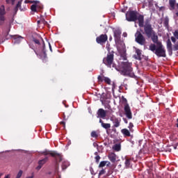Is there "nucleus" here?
I'll list each match as a JSON object with an SVG mask.
<instances>
[{"mask_svg":"<svg viewBox=\"0 0 178 178\" xmlns=\"http://www.w3.org/2000/svg\"><path fill=\"white\" fill-rule=\"evenodd\" d=\"M173 36L171 37V41L174 43L176 44V40H178V30L175 31L173 33Z\"/></svg>","mask_w":178,"mask_h":178,"instance_id":"obj_16","label":"nucleus"},{"mask_svg":"<svg viewBox=\"0 0 178 178\" xmlns=\"http://www.w3.org/2000/svg\"><path fill=\"white\" fill-rule=\"evenodd\" d=\"M62 161V157H59V162Z\"/></svg>","mask_w":178,"mask_h":178,"instance_id":"obj_48","label":"nucleus"},{"mask_svg":"<svg viewBox=\"0 0 178 178\" xmlns=\"http://www.w3.org/2000/svg\"><path fill=\"white\" fill-rule=\"evenodd\" d=\"M99 123H101L102 127L103 129H106V130H108V129H111V124L109 123H104L102 120H99Z\"/></svg>","mask_w":178,"mask_h":178,"instance_id":"obj_15","label":"nucleus"},{"mask_svg":"<svg viewBox=\"0 0 178 178\" xmlns=\"http://www.w3.org/2000/svg\"><path fill=\"white\" fill-rule=\"evenodd\" d=\"M29 47H30V48H31V49H33V51H34V52H35V54H37V51H35V49H34V46H33V45H31V44H29Z\"/></svg>","mask_w":178,"mask_h":178,"instance_id":"obj_38","label":"nucleus"},{"mask_svg":"<svg viewBox=\"0 0 178 178\" xmlns=\"http://www.w3.org/2000/svg\"><path fill=\"white\" fill-rule=\"evenodd\" d=\"M113 148L114 151H117L118 152L122 149L120 144H115Z\"/></svg>","mask_w":178,"mask_h":178,"instance_id":"obj_24","label":"nucleus"},{"mask_svg":"<svg viewBox=\"0 0 178 178\" xmlns=\"http://www.w3.org/2000/svg\"><path fill=\"white\" fill-rule=\"evenodd\" d=\"M95 155H96V156H98V152H95Z\"/></svg>","mask_w":178,"mask_h":178,"instance_id":"obj_50","label":"nucleus"},{"mask_svg":"<svg viewBox=\"0 0 178 178\" xmlns=\"http://www.w3.org/2000/svg\"><path fill=\"white\" fill-rule=\"evenodd\" d=\"M31 10L32 12H37V5L33 4L31 6Z\"/></svg>","mask_w":178,"mask_h":178,"instance_id":"obj_27","label":"nucleus"},{"mask_svg":"<svg viewBox=\"0 0 178 178\" xmlns=\"http://www.w3.org/2000/svg\"><path fill=\"white\" fill-rule=\"evenodd\" d=\"M138 12L137 10H129L126 13V19L127 22H137L138 21L139 27L144 28V34H145V26H152L149 21H146L144 24V15H138Z\"/></svg>","mask_w":178,"mask_h":178,"instance_id":"obj_2","label":"nucleus"},{"mask_svg":"<svg viewBox=\"0 0 178 178\" xmlns=\"http://www.w3.org/2000/svg\"><path fill=\"white\" fill-rule=\"evenodd\" d=\"M123 37H127V33H123Z\"/></svg>","mask_w":178,"mask_h":178,"instance_id":"obj_44","label":"nucleus"},{"mask_svg":"<svg viewBox=\"0 0 178 178\" xmlns=\"http://www.w3.org/2000/svg\"><path fill=\"white\" fill-rule=\"evenodd\" d=\"M122 58L124 60H127V57H126V56H123Z\"/></svg>","mask_w":178,"mask_h":178,"instance_id":"obj_42","label":"nucleus"},{"mask_svg":"<svg viewBox=\"0 0 178 178\" xmlns=\"http://www.w3.org/2000/svg\"><path fill=\"white\" fill-rule=\"evenodd\" d=\"M167 49L169 52V54H172L173 49H172V42L170 41V39H168L167 40Z\"/></svg>","mask_w":178,"mask_h":178,"instance_id":"obj_17","label":"nucleus"},{"mask_svg":"<svg viewBox=\"0 0 178 178\" xmlns=\"http://www.w3.org/2000/svg\"><path fill=\"white\" fill-rule=\"evenodd\" d=\"M108 54L106 57L103 58V63L107 66V67H109L110 69L113 67L115 63H113V60L115 59V51H111L109 47H106Z\"/></svg>","mask_w":178,"mask_h":178,"instance_id":"obj_4","label":"nucleus"},{"mask_svg":"<svg viewBox=\"0 0 178 178\" xmlns=\"http://www.w3.org/2000/svg\"><path fill=\"white\" fill-rule=\"evenodd\" d=\"M110 120L113 123L114 127H119V126H120V118L113 116L111 117Z\"/></svg>","mask_w":178,"mask_h":178,"instance_id":"obj_9","label":"nucleus"},{"mask_svg":"<svg viewBox=\"0 0 178 178\" xmlns=\"http://www.w3.org/2000/svg\"><path fill=\"white\" fill-rule=\"evenodd\" d=\"M121 133L124 136V137H130V131L127 129H122Z\"/></svg>","mask_w":178,"mask_h":178,"instance_id":"obj_19","label":"nucleus"},{"mask_svg":"<svg viewBox=\"0 0 178 178\" xmlns=\"http://www.w3.org/2000/svg\"><path fill=\"white\" fill-rule=\"evenodd\" d=\"M49 47L51 52H52V46H51V43L49 42Z\"/></svg>","mask_w":178,"mask_h":178,"instance_id":"obj_41","label":"nucleus"},{"mask_svg":"<svg viewBox=\"0 0 178 178\" xmlns=\"http://www.w3.org/2000/svg\"><path fill=\"white\" fill-rule=\"evenodd\" d=\"M42 168V166L40 164H38V166L36 167V170H40Z\"/></svg>","mask_w":178,"mask_h":178,"instance_id":"obj_39","label":"nucleus"},{"mask_svg":"<svg viewBox=\"0 0 178 178\" xmlns=\"http://www.w3.org/2000/svg\"><path fill=\"white\" fill-rule=\"evenodd\" d=\"M38 23H40V21H38Z\"/></svg>","mask_w":178,"mask_h":178,"instance_id":"obj_58","label":"nucleus"},{"mask_svg":"<svg viewBox=\"0 0 178 178\" xmlns=\"http://www.w3.org/2000/svg\"><path fill=\"white\" fill-rule=\"evenodd\" d=\"M177 127L178 128V118L177 119Z\"/></svg>","mask_w":178,"mask_h":178,"instance_id":"obj_51","label":"nucleus"},{"mask_svg":"<svg viewBox=\"0 0 178 178\" xmlns=\"http://www.w3.org/2000/svg\"><path fill=\"white\" fill-rule=\"evenodd\" d=\"M1 176H2V175L0 174V178H1Z\"/></svg>","mask_w":178,"mask_h":178,"instance_id":"obj_57","label":"nucleus"},{"mask_svg":"<svg viewBox=\"0 0 178 178\" xmlns=\"http://www.w3.org/2000/svg\"><path fill=\"white\" fill-rule=\"evenodd\" d=\"M19 9H22V8H22V1H18L15 8H14V12H15V15L17 13V10H19Z\"/></svg>","mask_w":178,"mask_h":178,"instance_id":"obj_20","label":"nucleus"},{"mask_svg":"<svg viewBox=\"0 0 178 178\" xmlns=\"http://www.w3.org/2000/svg\"><path fill=\"white\" fill-rule=\"evenodd\" d=\"M63 119L64 120H66V115H65V113H63Z\"/></svg>","mask_w":178,"mask_h":178,"instance_id":"obj_45","label":"nucleus"},{"mask_svg":"<svg viewBox=\"0 0 178 178\" xmlns=\"http://www.w3.org/2000/svg\"><path fill=\"white\" fill-rule=\"evenodd\" d=\"M95 159L96 163H99V159H101V156H96L95 157Z\"/></svg>","mask_w":178,"mask_h":178,"instance_id":"obj_33","label":"nucleus"},{"mask_svg":"<svg viewBox=\"0 0 178 178\" xmlns=\"http://www.w3.org/2000/svg\"><path fill=\"white\" fill-rule=\"evenodd\" d=\"M26 178H34V174L33 173V174H32V176L27 177Z\"/></svg>","mask_w":178,"mask_h":178,"instance_id":"obj_43","label":"nucleus"},{"mask_svg":"<svg viewBox=\"0 0 178 178\" xmlns=\"http://www.w3.org/2000/svg\"><path fill=\"white\" fill-rule=\"evenodd\" d=\"M15 1L16 0H12V5H15Z\"/></svg>","mask_w":178,"mask_h":178,"instance_id":"obj_46","label":"nucleus"},{"mask_svg":"<svg viewBox=\"0 0 178 178\" xmlns=\"http://www.w3.org/2000/svg\"><path fill=\"white\" fill-rule=\"evenodd\" d=\"M23 175V171L22 170H19V172L17 175L16 178H20L22 177V175Z\"/></svg>","mask_w":178,"mask_h":178,"instance_id":"obj_31","label":"nucleus"},{"mask_svg":"<svg viewBox=\"0 0 178 178\" xmlns=\"http://www.w3.org/2000/svg\"><path fill=\"white\" fill-rule=\"evenodd\" d=\"M104 81H105L106 84H108V85L111 84V79L108 77L104 76Z\"/></svg>","mask_w":178,"mask_h":178,"instance_id":"obj_28","label":"nucleus"},{"mask_svg":"<svg viewBox=\"0 0 178 178\" xmlns=\"http://www.w3.org/2000/svg\"><path fill=\"white\" fill-rule=\"evenodd\" d=\"M122 101L124 104H125L124 106V115L127 119H133V113H131L130 106H129V104H127V99H126L124 96H122Z\"/></svg>","mask_w":178,"mask_h":178,"instance_id":"obj_5","label":"nucleus"},{"mask_svg":"<svg viewBox=\"0 0 178 178\" xmlns=\"http://www.w3.org/2000/svg\"><path fill=\"white\" fill-rule=\"evenodd\" d=\"M70 163L68 161H64L62 163L61 168L63 169V170H65V169H67V168H69L70 166Z\"/></svg>","mask_w":178,"mask_h":178,"instance_id":"obj_23","label":"nucleus"},{"mask_svg":"<svg viewBox=\"0 0 178 178\" xmlns=\"http://www.w3.org/2000/svg\"><path fill=\"white\" fill-rule=\"evenodd\" d=\"M136 54L134 56V59H136V60H141V50H140V49H137L136 50Z\"/></svg>","mask_w":178,"mask_h":178,"instance_id":"obj_13","label":"nucleus"},{"mask_svg":"<svg viewBox=\"0 0 178 178\" xmlns=\"http://www.w3.org/2000/svg\"><path fill=\"white\" fill-rule=\"evenodd\" d=\"M106 41H108V35L106 34H102L96 38V42L100 45H104Z\"/></svg>","mask_w":178,"mask_h":178,"instance_id":"obj_7","label":"nucleus"},{"mask_svg":"<svg viewBox=\"0 0 178 178\" xmlns=\"http://www.w3.org/2000/svg\"><path fill=\"white\" fill-rule=\"evenodd\" d=\"M97 118H100L101 119H105L106 118V111L104 110V108H99L97 113Z\"/></svg>","mask_w":178,"mask_h":178,"instance_id":"obj_10","label":"nucleus"},{"mask_svg":"<svg viewBox=\"0 0 178 178\" xmlns=\"http://www.w3.org/2000/svg\"><path fill=\"white\" fill-rule=\"evenodd\" d=\"M123 121L124 122V123H126V124H127V123H129V121H127V118H123Z\"/></svg>","mask_w":178,"mask_h":178,"instance_id":"obj_40","label":"nucleus"},{"mask_svg":"<svg viewBox=\"0 0 178 178\" xmlns=\"http://www.w3.org/2000/svg\"><path fill=\"white\" fill-rule=\"evenodd\" d=\"M48 161V157H45L44 159L40 160L38 161V165H40V166H44V165H45V163H47V162Z\"/></svg>","mask_w":178,"mask_h":178,"instance_id":"obj_21","label":"nucleus"},{"mask_svg":"<svg viewBox=\"0 0 178 178\" xmlns=\"http://www.w3.org/2000/svg\"><path fill=\"white\" fill-rule=\"evenodd\" d=\"M60 124L63 125L64 129H65V127H66V122L65 121H61L60 122Z\"/></svg>","mask_w":178,"mask_h":178,"instance_id":"obj_37","label":"nucleus"},{"mask_svg":"<svg viewBox=\"0 0 178 178\" xmlns=\"http://www.w3.org/2000/svg\"><path fill=\"white\" fill-rule=\"evenodd\" d=\"M133 161L131 158H126L125 159V166L126 168H130L131 162Z\"/></svg>","mask_w":178,"mask_h":178,"instance_id":"obj_22","label":"nucleus"},{"mask_svg":"<svg viewBox=\"0 0 178 178\" xmlns=\"http://www.w3.org/2000/svg\"><path fill=\"white\" fill-rule=\"evenodd\" d=\"M43 49H45V43L43 42Z\"/></svg>","mask_w":178,"mask_h":178,"instance_id":"obj_47","label":"nucleus"},{"mask_svg":"<svg viewBox=\"0 0 178 178\" xmlns=\"http://www.w3.org/2000/svg\"><path fill=\"white\" fill-rule=\"evenodd\" d=\"M56 178H60V175H57V176H56Z\"/></svg>","mask_w":178,"mask_h":178,"instance_id":"obj_52","label":"nucleus"},{"mask_svg":"<svg viewBox=\"0 0 178 178\" xmlns=\"http://www.w3.org/2000/svg\"><path fill=\"white\" fill-rule=\"evenodd\" d=\"M109 40H110V41H111V40H112V37H110Z\"/></svg>","mask_w":178,"mask_h":178,"instance_id":"obj_54","label":"nucleus"},{"mask_svg":"<svg viewBox=\"0 0 178 178\" xmlns=\"http://www.w3.org/2000/svg\"><path fill=\"white\" fill-rule=\"evenodd\" d=\"M176 15L178 17V12L176 13Z\"/></svg>","mask_w":178,"mask_h":178,"instance_id":"obj_55","label":"nucleus"},{"mask_svg":"<svg viewBox=\"0 0 178 178\" xmlns=\"http://www.w3.org/2000/svg\"><path fill=\"white\" fill-rule=\"evenodd\" d=\"M133 63L129 61H123L121 62L120 65L118 67L116 64L113 65V67L119 72L122 76H124L125 77H134L136 75L133 72Z\"/></svg>","mask_w":178,"mask_h":178,"instance_id":"obj_3","label":"nucleus"},{"mask_svg":"<svg viewBox=\"0 0 178 178\" xmlns=\"http://www.w3.org/2000/svg\"><path fill=\"white\" fill-rule=\"evenodd\" d=\"M121 34H122V32L120 30L114 31V39L115 42H118V41H120Z\"/></svg>","mask_w":178,"mask_h":178,"instance_id":"obj_11","label":"nucleus"},{"mask_svg":"<svg viewBox=\"0 0 178 178\" xmlns=\"http://www.w3.org/2000/svg\"><path fill=\"white\" fill-rule=\"evenodd\" d=\"M174 51H178V41L173 46Z\"/></svg>","mask_w":178,"mask_h":178,"instance_id":"obj_35","label":"nucleus"},{"mask_svg":"<svg viewBox=\"0 0 178 178\" xmlns=\"http://www.w3.org/2000/svg\"><path fill=\"white\" fill-rule=\"evenodd\" d=\"M42 155H44L47 156V155H51V156H56V155H59L58 153L49 150H44V152H42Z\"/></svg>","mask_w":178,"mask_h":178,"instance_id":"obj_12","label":"nucleus"},{"mask_svg":"<svg viewBox=\"0 0 178 178\" xmlns=\"http://www.w3.org/2000/svg\"><path fill=\"white\" fill-rule=\"evenodd\" d=\"M170 10H175L176 6V0H169Z\"/></svg>","mask_w":178,"mask_h":178,"instance_id":"obj_18","label":"nucleus"},{"mask_svg":"<svg viewBox=\"0 0 178 178\" xmlns=\"http://www.w3.org/2000/svg\"><path fill=\"white\" fill-rule=\"evenodd\" d=\"M133 127H134V125L133 124L132 122H130L128 127V129H129V131H134Z\"/></svg>","mask_w":178,"mask_h":178,"instance_id":"obj_30","label":"nucleus"},{"mask_svg":"<svg viewBox=\"0 0 178 178\" xmlns=\"http://www.w3.org/2000/svg\"><path fill=\"white\" fill-rule=\"evenodd\" d=\"M33 42H35V44H36L37 45H40V40H38V39H35V38H33Z\"/></svg>","mask_w":178,"mask_h":178,"instance_id":"obj_34","label":"nucleus"},{"mask_svg":"<svg viewBox=\"0 0 178 178\" xmlns=\"http://www.w3.org/2000/svg\"><path fill=\"white\" fill-rule=\"evenodd\" d=\"M106 163H108V161H101L99 165V168H104V166L106 165Z\"/></svg>","mask_w":178,"mask_h":178,"instance_id":"obj_26","label":"nucleus"},{"mask_svg":"<svg viewBox=\"0 0 178 178\" xmlns=\"http://www.w3.org/2000/svg\"><path fill=\"white\" fill-rule=\"evenodd\" d=\"M177 9H178V3H177Z\"/></svg>","mask_w":178,"mask_h":178,"instance_id":"obj_56","label":"nucleus"},{"mask_svg":"<svg viewBox=\"0 0 178 178\" xmlns=\"http://www.w3.org/2000/svg\"><path fill=\"white\" fill-rule=\"evenodd\" d=\"M4 178H10L9 175H6Z\"/></svg>","mask_w":178,"mask_h":178,"instance_id":"obj_49","label":"nucleus"},{"mask_svg":"<svg viewBox=\"0 0 178 178\" xmlns=\"http://www.w3.org/2000/svg\"><path fill=\"white\" fill-rule=\"evenodd\" d=\"M164 26L165 27H168V26H169V18L165 17L164 19Z\"/></svg>","mask_w":178,"mask_h":178,"instance_id":"obj_29","label":"nucleus"},{"mask_svg":"<svg viewBox=\"0 0 178 178\" xmlns=\"http://www.w3.org/2000/svg\"><path fill=\"white\" fill-rule=\"evenodd\" d=\"M135 41L136 42L139 44V45H145V38L144 37L143 33H141V32L138 31H137L135 33Z\"/></svg>","mask_w":178,"mask_h":178,"instance_id":"obj_6","label":"nucleus"},{"mask_svg":"<svg viewBox=\"0 0 178 178\" xmlns=\"http://www.w3.org/2000/svg\"><path fill=\"white\" fill-rule=\"evenodd\" d=\"M108 157L112 163H115V162H116V154L115 153L109 154Z\"/></svg>","mask_w":178,"mask_h":178,"instance_id":"obj_14","label":"nucleus"},{"mask_svg":"<svg viewBox=\"0 0 178 178\" xmlns=\"http://www.w3.org/2000/svg\"><path fill=\"white\" fill-rule=\"evenodd\" d=\"M97 80H98V81H99L100 83H102V81H104V76L99 75V76L97 77Z\"/></svg>","mask_w":178,"mask_h":178,"instance_id":"obj_32","label":"nucleus"},{"mask_svg":"<svg viewBox=\"0 0 178 178\" xmlns=\"http://www.w3.org/2000/svg\"><path fill=\"white\" fill-rule=\"evenodd\" d=\"M145 35L147 38H151L153 43L149 46V51L154 52L158 58H166V50L162 44V42L159 41L156 32L154 31V28L151 25H146L145 28Z\"/></svg>","mask_w":178,"mask_h":178,"instance_id":"obj_1","label":"nucleus"},{"mask_svg":"<svg viewBox=\"0 0 178 178\" xmlns=\"http://www.w3.org/2000/svg\"><path fill=\"white\" fill-rule=\"evenodd\" d=\"M91 137L92 138H98V134L95 131H92L90 134Z\"/></svg>","mask_w":178,"mask_h":178,"instance_id":"obj_25","label":"nucleus"},{"mask_svg":"<svg viewBox=\"0 0 178 178\" xmlns=\"http://www.w3.org/2000/svg\"><path fill=\"white\" fill-rule=\"evenodd\" d=\"M6 12H5V6H1L0 7V26H3V24H5V15H6Z\"/></svg>","mask_w":178,"mask_h":178,"instance_id":"obj_8","label":"nucleus"},{"mask_svg":"<svg viewBox=\"0 0 178 178\" xmlns=\"http://www.w3.org/2000/svg\"><path fill=\"white\" fill-rule=\"evenodd\" d=\"M102 175H105V170L104 169L100 170V172H99V176H102Z\"/></svg>","mask_w":178,"mask_h":178,"instance_id":"obj_36","label":"nucleus"},{"mask_svg":"<svg viewBox=\"0 0 178 178\" xmlns=\"http://www.w3.org/2000/svg\"><path fill=\"white\" fill-rule=\"evenodd\" d=\"M44 24H47V22L46 21H44L43 22Z\"/></svg>","mask_w":178,"mask_h":178,"instance_id":"obj_53","label":"nucleus"}]
</instances>
